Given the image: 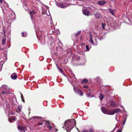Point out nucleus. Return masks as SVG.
<instances>
[{
  "label": "nucleus",
  "instance_id": "a878e982",
  "mask_svg": "<svg viewBox=\"0 0 132 132\" xmlns=\"http://www.w3.org/2000/svg\"><path fill=\"white\" fill-rule=\"evenodd\" d=\"M17 110L19 111H20L21 110V108L20 107H18Z\"/></svg>",
  "mask_w": 132,
  "mask_h": 132
},
{
  "label": "nucleus",
  "instance_id": "f8f14e48",
  "mask_svg": "<svg viewBox=\"0 0 132 132\" xmlns=\"http://www.w3.org/2000/svg\"><path fill=\"white\" fill-rule=\"evenodd\" d=\"M106 3V2L104 1H101L98 2V4L100 5L104 4Z\"/></svg>",
  "mask_w": 132,
  "mask_h": 132
},
{
  "label": "nucleus",
  "instance_id": "ea45409f",
  "mask_svg": "<svg viewBox=\"0 0 132 132\" xmlns=\"http://www.w3.org/2000/svg\"><path fill=\"white\" fill-rule=\"evenodd\" d=\"M66 1V2H67L68 1V0H65Z\"/></svg>",
  "mask_w": 132,
  "mask_h": 132
},
{
  "label": "nucleus",
  "instance_id": "a211bd4d",
  "mask_svg": "<svg viewBox=\"0 0 132 132\" xmlns=\"http://www.w3.org/2000/svg\"><path fill=\"white\" fill-rule=\"evenodd\" d=\"M46 123L47 124V126L48 127H49V129H51V126L50 124V122L49 121H47L46 122Z\"/></svg>",
  "mask_w": 132,
  "mask_h": 132
},
{
  "label": "nucleus",
  "instance_id": "cd10ccee",
  "mask_svg": "<svg viewBox=\"0 0 132 132\" xmlns=\"http://www.w3.org/2000/svg\"><path fill=\"white\" fill-rule=\"evenodd\" d=\"M86 49L87 51H89V47L88 45H86Z\"/></svg>",
  "mask_w": 132,
  "mask_h": 132
},
{
  "label": "nucleus",
  "instance_id": "bb28decb",
  "mask_svg": "<svg viewBox=\"0 0 132 132\" xmlns=\"http://www.w3.org/2000/svg\"><path fill=\"white\" fill-rule=\"evenodd\" d=\"M90 95H90V93H87V97H92V96H91Z\"/></svg>",
  "mask_w": 132,
  "mask_h": 132
},
{
  "label": "nucleus",
  "instance_id": "37998d69",
  "mask_svg": "<svg viewBox=\"0 0 132 132\" xmlns=\"http://www.w3.org/2000/svg\"><path fill=\"white\" fill-rule=\"evenodd\" d=\"M90 33H91V32H90V33H89L90 34H91Z\"/></svg>",
  "mask_w": 132,
  "mask_h": 132
},
{
  "label": "nucleus",
  "instance_id": "49530a36",
  "mask_svg": "<svg viewBox=\"0 0 132 132\" xmlns=\"http://www.w3.org/2000/svg\"><path fill=\"white\" fill-rule=\"evenodd\" d=\"M117 116V114L116 115V116Z\"/></svg>",
  "mask_w": 132,
  "mask_h": 132
},
{
  "label": "nucleus",
  "instance_id": "58836bf2",
  "mask_svg": "<svg viewBox=\"0 0 132 132\" xmlns=\"http://www.w3.org/2000/svg\"><path fill=\"white\" fill-rule=\"evenodd\" d=\"M116 120L117 121V118L116 117Z\"/></svg>",
  "mask_w": 132,
  "mask_h": 132
},
{
  "label": "nucleus",
  "instance_id": "7ed1b4c3",
  "mask_svg": "<svg viewBox=\"0 0 132 132\" xmlns=\"http://www.w3.org/2000/svg\"><path fill=\"white\" fill-rule=\"evenodd\" d=\"M18 128L20 132H25L27 130L26 127L21 126H18Z\"/></svg>",
  "mask_w": 132,
  "mask_h": 132
},
{
  "label": "nucleus",
  "instance_id": "de8ad7c7",
  "mask_svg": "<svg viewBox=\"0 0 132 132\" xmlns=\"http://www.w3.org/2000/svg\"><path fill=\"white\" fill-rule=\"evenodd\" d=\"M131 2H132V0H131Z\"/></svg>",
  "mask_w": 132,
  "mask_h": 132
},
{
  "label": "nucleus",
  "instance_id": "39448f33",
  "mask_svg": "<svg viewBox=\"0 0 132 132\" xmlns=\"http://www.w3.org/2000/svg\"><path fill=\"white\" fill-rule=\"evenodd\" d=\"M57 5L58 7L63 8H65L68 6V5H63L62 3L57 4Z\"/></svg>",
  "mask_w": 132,
  "mask_h": 132
},
{
  "label": "nucleus",
  "instance_id": "9d476101",
  "mask_svg": "<svg viewBox=\"0 0 132 132\" xmlns=\"http://www.w3.org/2000/svg\"><path fill=\"white\" fill-rule=\"evenodd\" d=\"M114 113H118L119 112H121V110L119 108H117L114 109L113 110Z\"/></svg>",
  "mask_w": 132,
  "mask_h": 132
},
{
  "label": "nucleus",
  "instance_id": "7c9ffc66",
  "mask_svg": "<svg viewBox=\"0 0 132 132\" xmlns=\"http://www.w3.org/2000/svg\"><path fill=\"white\" fill-rule=\"evenodd\" d=\"M3 3L4 4V6H5V5L6 6V7H7V6H8V5L5 2H4Z\"/></svg>",
  "mask_w": 132,
  "mask_h": 132
},
{
  "label": "nucleus",
  "instance_id": "b1692460",
  "mask_svg": "<svg viewBox=\"0 0 132 132\" xmlns=\"http://www.w3.org/2000/svg\"><path fill=\"white\" fill-rule=\"evenodd\" d=\"M105 24L104 23H102V28L103 29H105Z\"/></svg>",
  "mask_w": 132,
  "mask_h": 132
},
{
  "label": "nucleus",
  "instance_id": "aec40b11",
  "mask_svg": "<svg viewBox=\"0 0 132 132\" xmlns=\"http://www.w3.org/2000/svg\"><path fill=\"white\" fill-rule=\"evenodd\" d=\"M100 96L99 97V98H100V100H101V101H102L103 100V95L101 93H100Z\"/></svg>",
  "mask_w": 132,
  "mask_h": 132
},
{
  "label": "nucleus",
  "instance_id": "1a4fd4ad",
  "mask_svg": "<svg viewBox=\"0 0 132 132\" xmlns=\"http://www.w3.org/2000/svg\"><path fill=\"white\" fill-rule=\"evenodd\" d=\"M90 37L89 40V42L93 45H95L94 44L93 41L92 39V34H90Z\"/></svg>",
  "mask_w": 132,
  "mask_h": 132
},
{
  "label": "nucleus",
  "instance_id": "4468645a",
  "mask_svg": "<svg viewBox=\"0 0 132 132\" xmlns=\"http://www.w3.org/2000/svg\"><path fill=\"white\" fill-rule=\"evenodd\" d=\"M29 13L31 16V19H32L33 18V15L35 14L36 12L34 11H30L29 12Z\"/></svg>",
  "mask_w": 132,
  "mask_h": 132
},
{
  "label": "nucleus",
  "instance_id": "393cba45",
  "mask_svg": "<svg viewBox=\"0 0 132 132\" xmlns=\"http://www.w3.org/2000/svg\"><path fill=\"white\" fill-rule=\"evenodd\" d=\"M2 94H8V93H7L6 91H3L2 92Z\"/></svg>",
  "mask_w": 132,
  "mask_h": 132
},
{
  "label": "nucleus",
  "instance_id": "ddd939ff",
  "mask_svg": "<svg viewBox=\"0 0 132 132\" xmlns=\"http://www.w3.org/2000/svg\"><path fill=\"white\" fill-rule=\"evenodd\" d=\"M107 114L109 115H113L114 114L113 110H111L108 111Z\"/></svg>",
  "mask_w": 132,
  "mask_h": 132
},
{
  "label": "nucleus",
  "instance_id": "a19ab883",
  "mask_svg": "<svg viewBox=\"0 0 132 132\" xmlns=\"http://www.w3.org/2000/svg\"><path fill=\"white\" fill-rule=\"evenodd\" d=\"M56 131H57V130L56 129Z\"/></svg>",
  "mask_w": 132,
  "mask_h": 132
},
{
  "label": "nucleus",
  "instance_id": "72a5a7b5",
  "mask_svg": "<svg viewBox=\"0 0 132 132\" xmlns=\"http://www.w3.org/2000/svg\"><path fill=\"white\" fill-rule=\"evenodd\" d=\"M122 130H118L117 131V132H121Z\"/></svg>",
  "mask_w": 132,
  "mask_h": 132
},
{
  "label": "nucleus",
  "instance_id": "2f4dec72",
  "mask_svg": "<svg viewBox=\"0 0 132 132\" xmlns=\"http://www.w3.org/2000/svg\"><path fill=\"white\" fill-rule=\"evenodd\" d=\"M43 124V123L42 122H39L38 123V125H42Z\"/></svg>",
  "mask_w": 132,
  "mask_h": 132
},
{
  "label": "nucleus",
  "instance_id": "4c0bfd02",
  "mask_svg": "<svg viewBox=\"0 0 132 132\" xmlns=\"http://www.w3.org/2000/svg\"><path fill=\"white\" fill-rule=\"evenodd\" d=\"M22 95L21 94V97L22 98Z\"/></svg>",
  "mask_w": 132,
  "mask_h": 132
},
{
  "label": "nucleus",
  "instance_id": "423d86ee",
  "mask_svg": "<svg viewBox=\"0 0 132 132\" xmlns=\"http://www.w3.org/2000/svg\"><path fill=\"white\" fill-rule=\"evenodd\" d=\"M94 15L96 18L99 19L101 16V13L99 12H96L95 13Z\"/></svg>",
  "mask_w": 132,
  "mask_h": 132
},
{
  "label": "nucleus",
  "instance_id": "f704fd0d",
  "mask_svg": "<svg viewBox=\"0 0 132 132\" xmlns=\"http://www.w3.org/2000/svg\"><path fill=\"white\" fill-rule=\"evenodd\" d=\"M82 132H88V131L86 130H84Z\"/></svg>",
  "mask_w": 132,
  "mask_h": 132
},
{
  "label": "nucleus",
  "instance_id": "e433bc0d",
  "mask_svg": "<svg viewBox=\"0 0 132 132\" xmlns=\"http://www.w3.org/2000/svg\"><path fill=\"white\" fill-rule=\"evenodd\" d=\"M58 44L59 45H60V44L62 45L61 42H59Z\"/></svg>",
  "mask_w": 132,
  "mask_h": 132
},
{
  "label": "nucleus",
  "instance_id": "0eeeda50",
  "mask_svg": "<svg viewBox=\"0 0 132 132\" xmlns=\"http://www.w3.org/2000/svg\"><path fill=\"white\" fill-rule=\"evenodd\" d=\"M11 77L13 79H15L17 78V75L15 73L12 74L11 75Z\"/></svg>",
  "mask_w": 132,
  "mask_h": 132
},
{
  "label": "nucleus",
  "instance_id": "9b49d317",
  "mask_svg": "<svg viewBox=\"0 0 132 132\" xmlns=\"http://www.w3.org/2000/svg\"><path fill=\"white\" fill-rule=\"evenodd\" d=\"M110 105L111 106L113 107H116V106L115 103L113 101H112L110 102Z\"/></svg>",
  "mask_w": 132,
  "mask_h": 132
},
{
  "label": "nucleus",
  "instance_id": "f257e3e1",
  "mask_svg": "<svg viewBox=\"0 0 132 132\" xmlns=\"http://www.w3.org/2000/svg\"><path fill=\"white\" fill-rule=\"evenodd\" d=\"M75 122V121L73 119L67 120L64 123L62 128L66 130L67 131L69 132L74 127Z\"/></svg>",
  "mask_w": 132,
  "mask_h": 132
},
{
  "label": "nucleus",
  "instance_id": "79ce46f5",
  "mask_svg": "<svg viewBox=\"0 0 132 132\" xmlns=\"http://www.w3.org/2000/svg\"><path fill=\"white\" fill-rule=\"evenodd\" d=\"M122 107V108H123V107Z\"/></svg>",
  "mask_w": 132,
  "mask_h": 132
},
{
  "label": "nucleus",
  "instance_id": "6e6552de",
  "mask_svg": "<svg viewBox=\"0 0 132 132\" xmlns=\"http://www.w3.org/2000/svg\"><path fill=\"white\" fill-rule=\"evenodd\" d=\"M56 66H57V69L58 70H59V72H61L63 75H64L65 73H64V72H63V71L62 70V69L58 67L57 64H56Z\"/></svg>",
  "mask_w": 132,
  "mask_h": 132
},
{
  "label": "nucleus",
  "instance_id": "f3484780",
  "mask_svg": "<svg viewBox=\"0 0 132 132\" xmlns=\"http://www.w3.org/2000/svg\"><path fill=\"white\" fill-rule=\"evenodd\" d=\"M102 112L104 113L107 114L108 111L106 109H102Z\"/></svg>",
  "mask_w": 132,
  "mask_h": 132
},
{
  "label": "nucleus",
  "instance_id": "2eb2a0df",
  "mask_svg": "<svg viewBox=\"0 0 132 132\" xmlns=\"http://www.w3.org/2000/svg\"><path fill=\"white\" fill-rule=\"evenodd\" d=\"M15 120V118L14 117L10 118H9V121L10 122H13Z\"/></svg>",
  "mask_w": 132,
  "mask_h": 132
},
{
  "label": "nucleus",
  "instance_id": "412c9836",
  "mask_svg": "<svg viewBox=\"0 0 132 132\" xmlns=\"http://www.w3.org/2000/svg\"><path fill=\"white\" fill-rule=\"evenodd\" d=\"M22 36L24 37H26L27 35V33L26 32L24 33L22 32Z\"/></svg>",
  "mask_w": 132,
  "mask_h": 132
},
{
  "label": "nucleus",
  "instance_id": "c85d7f7f",
  "mask_svg": "<svg viewBox=\"0 0 132 132\" xmlns=\"http://www.w3.org/2000/svg\"><path fill=\"white\" fill-rule=\"evenodd\" d=\"M80 31L78 32L76 34H75L76 36H77L78 35L80 34Z\"/></svg>",
  "mask_w": 132,
  "mask_h": 132
},
{
  "label": "nucleus",
  "instance_id": "473e14b6",
  "mask_svg": "<svg viewBox=\"0 0 132 132\" xmlns=\"http://www.w3.org/2000/svg\"><path fill=\"white\" fill-rule=\"evenodd\" d=\"M83 87L84 88H88V86H83Z\"/></svg>",
  "mask_w": 132,
  "mask_h": 132
},
{
  "label": "nucleus",
  "instance_id": "f03ea898",
  "mask_svg": "<svg viewBox=\"0 0 132 132\" xmlns=\"http://www.w3.org/2000/svg\"><path fill=\"white\" fill-rule=\"evenodd\" d=\"M73 89L75 92L78 93L80 96H82L83 95V93L80 89L73 86Z\"/></svg>",
  "mask_w": 132,
  "mask_h": 132
},
{
  "label": "nucleus",
  "instance_id": "4be33fe9",
  "mask_svg": "<svg viewBox=\"0 0 132 132\" xmlns=\"http://www.w3.org/2000/svg\"><path fill=\"white\" fill-rule=\"evenodd\" d=\"M109 11L113 15H114L113 11L112 9H109Z\"/></svg>",
  "mask_w": 132,
  "mask_h": 132
},
{
  "label": "nucleus",
  "instance_id": "dca6fc26",
  "mask_svg": "<svg viewBox=\"0 0 132 132\" xmlns=\"http://www.w3.org/2000/svg\"><path fill=\"white\" fill-rule=\"evenodd\" d=\"M2 88L7 90H8L10 89L9 87H8L6 85H3L2 86Z\"/></svg>",
  "mask_w": 132,
  "mask_h": 132
},
{
  "label": "nucleus",
  "instance_id": "c03bdc74",
  "mask_svg": "<svg viewBox=\"0 0 132 132\" xmlns=\"http://www.w3.org/2000/svg\"><path fill=\"white\" fill-rule=\"evenodd\" d=\"M96 41V39L95 40Z\"/></svg>",
  "mask_w": 132,
  "mask_h": 132
},
{
  "label": "nucleus",
  "instance_id": "5701e85b",
  "mask_svg": "<svg viewBox=\"0 0 132 132\" xmlns=\"http://www.w3.org/2000/svg\"><path fill=\"white\" fill-rule=\"evenodd\" d=\"M88 81L86 79H83L82 81V83H87Z\"/></svg>",
  "mask_w": 132,
  "mask_h": 132
},
{
  "label": "nucleus",
  "instance_id": "6ab92c4d",
  "mask_svg": "<svg viewBox=\"0 0 132 132\" xmlns=\"http://www.w3.org/2000/svg\"><path fill=\"white\" fill-rule=\"evenodd\" d=\"M6 40V38L5 37H4L3 38L2 40V44L3 45H4L5 44Z\"/></svg>",
  "mask_w": 132,
  "mask_h": 132
},
{
  "label": "nucleus",
  "instance_id": "c756f323",
  "mask_svg": "<svg viewBox=\"0 0 132 132\" xmlns=\"http://www.w3.org/2000/svg\"><path fill=\"white\" fill-rule=\"evenodd\" d=\"M126 118H125L124 120V122H123V125H124L126 123Z\"/></svg>",
  "mask_w": 132,
  "mask_h": 132
},
{
  "label": "nucleus",
  "instance_id": "20e7f679",
  "mask_svg": "<svg viewBox=\"0 0 132 132\" xmlns=\"http://www.w3.org/2000/svg\"><path fill=\"white\" fill-rule=\"evenodd\" d=\"M83 13L86 15L89 16L90 15V12L87 9L84 10L83 11Z\"/></svg>",
  "mask_w": 132,
  "mask_h": 132
},
{
  "label": "nucleus",
  "instance_id": "a18cd8bd",
  "mask_svg": "<svg viewBox=\"0 0 132 132\" xmlns=\"http://www.w3.org/2000/svg\"><path fill=\"white\" fill-rule=\"evenodd\" d=\"M93 132V131H92V132Z\"/></svg>",
  "mask_w": 132,
  "mask_h": 132
},
{
  "label": "nucleus",
  "instance_id": "c9c22d12",
  "mask_svg": "<svg viewBox=\"0 0 132 132\" xmlns=\"http://www.w3.org/2000/svg\"><path fill=\"white\" fill-rule=\"evenodd\" d=\"M3 2V0H0V2L1 3H2Z\"/></svg>",
  "mask_w": 132,
  "mask_h": 132
}]
</instances>
